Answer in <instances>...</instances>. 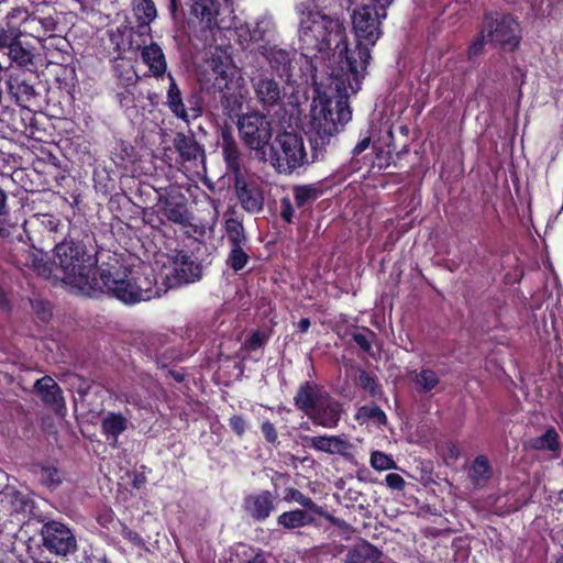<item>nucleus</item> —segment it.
Listing matches in <instances>:
<instances>
[{
  "mask_svg": "<svg viewBox=\"0 0 563 563\" xmlns=\"http://www.w3.org/2000/svg\"><path fill=\"white\" fill-rule=\"evenodd\" d=\"M299 49L305 57H317L328 51L339 52L338 65L331 74L336 86L335 98L318 93L311 102L306 135L310 144L311 163H314L324 158L331 139L352 119L349 91L356 93L361 89L372 56L369 47L357 44L350 48L343 23L319 10L302 13Z\"/></svg>",
  "mask_w": 563,
  "mask_h": 563,
  "instance_id": "1",
  "label": "nucleus"
},
{
  "mask_svg": "<svg viewBox=\"0 0 563 563\" xmlns=\"http://www.w3.org/2000/svg\"><path fill=\"white\" fill-rule=\"evenodd\" d=\"M97 280L92 283L88 296L98 297L107 294L124 305H135L158 296L154 288L156 280L153 275L145 274L115 262L102 263L97 271Z\"/></svg>",
  "mask_w": 563,
  "mask_h": 563,
  "instance_id": "2",
  "label": "nucleus"
},
{
  "mask_svg": "<svg viewBox=\"0 0 563 563\" xmlns=\"http://www.w3.org/2000/svg\"><path fill=\"white\" fill-rule=\"evenodd\" d=\"M97 280L92 283L88 296L98 297L107 294L124 305H135L158 296L154 288L156 280L153 275L145 274L115 262L102 263L97 271Z\"/></svg>",
  "mask_w": 563,
  "mask_h": 563,
  "instance_id": "3",
  "label": "nucleus"
},
{
  "mask_svg": "<svg viewBox=\"0 0 563 563\" xmlns=\"http://www.w3.org/2000/svg\"><path fill=\"white\" fill-rule=\"evenodd\" d=\"M55 269L59 278L79 292L87 295L92 289V283L97 280V258L88 253L82 241L64 239L55 245Z\"/></svg>",
  "mask_w": 563,
  "mask_h": 563,
  "instance_id": "4",
  "label": "nucleus"
},
{
  "mask_svg": "<svg viewBox=\"0 0 563 563\" xmlns=\"http://www.w3.org/2000/svg\"><path fill=\"white\" fill-rule=\"evenodd\" d=\"M236 125L240 139L253 158L267 163V150L272 145L273 136L272 120L258 111H253L239 115Z\"/></svg>",
  "mask_w": 563,
  "mask_h": 563,
  "instance_id": "5",
  "label": "nucleus"
},
{
  "mask_svg": "<svg viewBox=\"0 0 563 563\" xmlns=\"http://www.w3.org/2000/svg\"><path fill=\"white\" fill-rule=\"evenodd\" d=\"M268 162L278 174L291 175L300 167L308 165V155L303 140L294 132L277 134L269 146Z\"/></svg>",
  "mask_w": 563,
  "mask_h": 563,
  "instance_id": "6",
  "label": "nucleus"
},
{
  "mask_svg": "<svg viewBox=\"0 0 563 563\" xmlns=\"http://www.w3.org/2000/svg\"><path fill=\"white\" fill-rule=\"evenodd\" d=\"M393 0H377L378 4H364L353 14V29L357 38L356 45L367 47L363 44L366 42L373 46L382 35L380 23L386 18V8Z\"/></svg>",
  "mask_w": 563,
  "mask_h": 563,
  "instance_id": "7",
  "label": "nucleus"
},
{
  "mask_svg": "<svg viewBox=\"0 0 563 563\" xmlns=\"http://www.w3.org/2000/svg\"><path fill=\"white\" fill-rule=\"evenodd\" d=\"M483 26L490 41L501 48L508 51L518 48L521 41V27L512 14L496 11L485 12Z\"/></svg>",
  "mask_w": 563,
  "mask_h": 563,
  "instance_id": "8",
  "label": "nucleus"
},
{
  "mask_svg": "<svg viewBox=\"0 0 563 563\" xmlns=\"http://www.w3.org/2000/svg\"><path fill=\"white\" fill-rule=\"evenodd\" d=\"M222 7L233 11V0H189L188 24L199 27L207 40L214 36V31L220 30L218 15Z\"/></svg>",
  "mask_w": 563,
  "mask_h": 563,
  "instance_id": "9",
  "label": "nucleus"
},
{
  "mask_svg": "<svg viewBox=\"0 0 563 563\" xmlns=\"http://www.w3.org/2000/svg\"><path fill=\"white\" fill-rule=\"evenodd\" d=\"M211 67L216 75L213 87L220 92V103L222 108L229 113L240 110L242 102L234 91L231 92L230 88V84L233 81L231 59L229 57L222 59L220 56L212 57Z\"/></svg>",
  "mask_w": 563,
  "mask_h": 563,
  "instance_id": "10",
  "label": "nucleus"
},
{
  "mask_svg": "<svg viewBox=\"0 0 563 563\" xmlns=\"http://www.w3.org/2000/svg\"><path fill=\"white\" fill-rule=\"evenodd\" d=\"M186 196L177 187H169L164 194H159L157 206L161 214L165 216L168 224L187 227L190 223V213L187 207Z\"/></svg>",
  "mask_w": 563,
  "mask_h": 563,
  "instance_id": "11",
  "label": "nucleus"
},
{
  "mask_svg": "<svg viewBox=\"0 0 563 563\" xmlns=\"http://www.w3.org/2000/svg\"><path fill=\"white\" fill-rule=\"evenodd\" d=\"M342 413V404L325 391L307 417L314 426L334 429L339 426Z\"/></svg>",
  "mask_w": 563,
  "mask_h": 563,
  "instance_id": "12",
  "label": "nucleus"
},
{
  "mask_svg": "<svg viewBox=\"0 0 563 563\" xmlns=\"http://www.w3.org/2000/svg\"><path fill=\"white\" fill-rule=\"evenodd\" d=\"M235 196L241 208L247 213H260L264 208L265 197L263 189L255 183H249L245 175L233 178Z\"/></svg>",
  "mask_w": 563,
  "mask_h": 563,
  "instance_id": "13",
  "label": "nucleus"
},
{
  "mask_svg": "<svg viewBox=\"0 0 563 563\" xmlns=\"http://www.w3.org/2000/svg\"><path fill=\"white\" fill-rule=\"evenodd\" d=\"M167 78L169 80V85L166 92V101L165 104L169 109V111L177 118L183 120L186 123H189L190 118L197 119L202 113V108L198 102H194L192 98L188 99L191 114H189L187 107L184 103L183 92L176 82L174 76L168 73Z\"/></svg>",
  "mask_w": 563,
  "mask_h": 563,
  "instance_id": "14",
  "label": "nucleus"
},
{
  "mask_svg": "<svg viewBox=\"0 0 563 563\" xmlns=\"http://www.w3.org/2000/svg\"><path fill=\"white\" fill-rule=\"evenodd\" d=\"M221 153L228 173L232 178L244 175V162L239 144L233 135L232 129L228 125L220 131Z\"/></svg>",
  "mask_w": 563,
  "mask_h": 563,
  "instance_id": "15",
  "label": "nucleus"
},
{
  "mask_svg": "<svg viewBox=\"0 0 563 563\" xmlns=\"http://www.w3.org/2000/svg\"><path fill=\"white\" fill-rule=\"evenodd\" d=\"M31 78V75H27L25 71L22 70L19 73L10 74L7 80L8 91L10 96L15 100V102L19 106L27 110L30 104L35 103L38 97Z\"/></svg>",
  "mask_w": 563,
  "mask_h": 563,
  "instance_id": "16",
  "label": "nucleus"
},
{
  "mask_svg": "<svg viewBox=\"0 0 563 563\" xmlns=\"http://www.w3.org/2000/svg\"><path fill=\"white\" fill-rule=\"evenodd\" d=\"M252 81L256 99L264 109L271 110L282 103L285 91L274 78L260 75Z\"/></svg>",
  "mask_w": 563,
  "mask_h": 563,
  "instance_id": "17",
  "label": "nucleus"
},
{
  "mask_svg": "<svg viewBox=\"0 0 563 563\" xmlns=\"http://www.w3.org/2000/svg\"><path fill=\"white\" fill-rule=\"evenodd\" d=\"M277 497L269 490L250 494L244 498L243 507L246 514L255 521H265L276 508Z\"/></svg>",
  "mask_w": 563,
  "mask_h": 563,
  "instance_id": "18",
  "label": "nucleus"
},
{
  "mask_svg": "<svg viewBox=\"0 0 563 563\" xmlns=\"http://www.w3.org/2000/svg\"><path fill=\"white\" fill-rule=\"evenodd\" d=\"M174 147L181 162L196 164L198 161H205V148L198 143L194 134L177 133L174 137Z\"/></svg>",
  "mask_w": 563,
  "mask_h": 563,
  "instance_id": "19",
  "label": "nucleus"
},
{
  "mask_svg": "<svg viewBox=\"0 0 563 563\" xmlns=\"http://www.w3.org/2000/svg\"><path fill=\"white\" fill-rule=\"evenodd\" d=\"M325 391L323 387L314 382L306 380L298 387L294 397V405L308 416V412L313 410V407Z\"/></svg>",
  "mask_w": 563,
  "mask_h": 563,
  "instance_id": "20",
  "label": "nucleus"
},
{
  "mask_svg": "<svg viewBox=\"0 0 563 563\" xmlns=\"http://www.w3.org/2000/svg\"><path fill=\"white\" fill-rule=\"evenodd\" d=\"M107 33L109 41L113 46V51L118 54V56H121L128 51L137 49L141 47L140 44H134V29L128 19L115 29L108 30Z\"/></svg>",
  "mask_w": 563,
  "mask_h": 563,
  "instance_id": "21",
  "label": "nucleus"
},
{
  "mask_svg": "<svg viewBox=\"0 0 563 563\" xmlns=\"http://www.w3.org/2000/svg\"><path fill=\"white\" fill-rule=\"evenodd\" d=\"M303 441L307 446L328 454L345 455L351 448L349 441L339 435L305 437Z\"/></svg>",
  "mask_w": 563,
  "mask_h": 563,
  "instance_id": "22",
  "label": "nucleus"
},
{
  "mask_svg": "<svg viewBox=\"0 0 563 563\" xmlns=\"http://www.w3.org/2000/svg\"><path fill=\"white\" fill-rule=\"evenodd\" d=\"M141 57L155 78H162L166 74L167 62L162 47L157 43L152 42L150 45L143 46Z\"/></svg>",
  "mask_w": 563,
  "mask_h": 563,
  "instance_id": "23",
  "label": "nucleus"
},
{
  "mask_svg": "<svg viewBox=\"0 0 563 563\" xmlns=\"http://www.w3.org/2000/svg\"><path fill=\"white\" fill-rule=\"evenodd\" d=\"M129 420L121 412H108L101 420V431L110 446L117 448L119 435L128 429Z\"/></svg>",
  "mask_w": 563,
  "mask_h": 563,
  "instance_id": "24",
  "label": "nucleus"
},
{
  "mask_svg": "<svg viewBox=\"0 0 563 563\" xmlns=\"http://www.w3.org/2000/svg\"><path fill=\"white\" fill-rule=\"evenodd\" d=\"M32 473L38 483L51 492L58 488L64 481V473L49 462L34 464Z\"/></svg>",
  "mask_w": 563,
  "mask_h": 563,
  "instance_id": "25",
  "label": "nucleus"
},
{
  "mask_svg": "<svg viewBox=\"0 0 563 563\" xmlns=\"http://www.w3.org/2000/svg\"><path fill=\"white\" fill-rule=\"evenodd\" d=\"M383 552L366 540L354 544L345 555V563H376Z\"/></svg>",
  "mask_w": 563,
  "mask_h": 563,
  "instance_id": "26",
  "label": "nucleus"
},
{
  "mask_svg": "<svg viewBox=\"0 0 563 563\" xmlns=\"http://www.w3.org/2000/svg\"><path fill=\"white\" fill-rule=\"evenodd\" d=\"M291 190L298 209H311L313 202L324 194L320 183L295 185Z\"/></svg>",
  "mask_w": 563,
  "mask_h": 563,
  "instance_id": "27",
  "label": "nucleus"
},
{
  "mask_svg": "<svg viewBox=\"0 0 563 563\" xmlns=\"http://www.w3.org/2000/svg\"><path fill=\"white\" fill-rule=\"evenodd\" d=\"M176 276L184 283H194L201 277L202 267L191 255L180 252L175 261Z\"/></svg>",
  "mask_w": 563,
  "mask_h": 563,
  "instance_id": "28",
  "label": "nucleus"
},
{
  "mask_svg": "<svg viewBox=\"0 0 563 563\" xmlns=\"http://www.w3.org/2000/svg\"><path fill=\"white\" fill-rule=\"evenodd\" d=\"M34 388L45 405L64 404L63 391L59 385L51 377L43 376L34 384Z\"/></svg>",
  "mask_w": 563,
  "mask_h": 563,
  "instance_id": "29",
  "label": "nucleus"
},
{
  "mask_svg": "<svg viewBox=\"0 0 563 563\" xmlns=\"http://www.w3.org/2000/svg\"><path fill=\"white\" fill-rule=\"evenodd\" d=\"M314 523V517L303 509L284 511L277 517V525L286 530L305 528Z\"/></svg>",
  "mask_w": 563,
  "mask_h": 563,
  "instance_id": "30",
  "label": "nucleus"
},
{
  "mask_svg": "<svg viewBox=\"0 0 563 563\" xmlns=\"http://www.w3.org/2000/svg\"><path fill=\"white\" fill-rule=\"evenodd\" d=\"M272 69L280 77L289 80L294 69L291 53L282 48H272L268 55Z\"/></svg>",
  "mask_w": 563,
  "mask_h": 563,
  "instance_id": "31",
  "label": "nucleus"
},
{
  "mask_svg": "<svg viewBox=\"0 0 563 563\" xmlns=\"http://www.w3.org/2000/svg\"><path fill=\"white\" fill-rule=\"evenodd\" d=\"M529 448L536 451L559 453L562 449L560 434L554 427L550 426L543 434L529 440Z\"/></svg>",
  "mask_w": 563,
  "mask_h": 563,
  "instance_id": "32",
  "label": "nucleus"
},
{
  "mask_svg": "<svg viewBox=\"0 0 563 563\" xmlns=\"http://www.w3.org/2000/svg\"><path fill=\"white\" fill-rule=\"evenodd\" d=\"M470 479L475 487H484L493 476V467L485 455H477L468 473Z\"/></svg>",
  "mask_w": 563,
  "mask_h": 563,
  "instance_id": "33",
  "label": "nucleus"
},
{
  "mask_svg": "<svg viewBox=\"0 0 563 563\" xmlns=\"http://www.w3.org/2000/svg\"><path fill=\"white\" fill-rule=\"evenodd\" d=\"M224 230L230 246H249V238L241 220L238 218L227 219Z\"/></svg>",
  "mask_w": 563,
  "mask_h": 563,
  "instance_id": "34",
  "label": "nucleus"
},
{
  "mask_svg": "<svg viewBox=\"0 0 563 563\" xmlns=\"http://www.w3.org/2000/svg\"><path fill=\"white\" fill-rule=\"evenodd\" d=\"M132 9L140 26H150L157 18V9L153 0H132Z\"/></svg>",
  "mask_w": 563,
  "mask_h": 563,
  "instance_id": "35",
  "label": "nucleus"
},
{
  "mask_svg": "<svg viewBox=\"0 0 563 563\" xmlns=\"http://www.w3.org/2000/svg\"><path fill=\"white\" fill-rule=\"evenodd\" d=\"M5 499L12 511L16 514L31 512L33 500L27 493L18 489H11L5 493Z\"/></svg>",
  "mask_w": 563,
  "mask_h": 563,
  "instance_id": "36",
  "label": "nucleus"
},
{
  "mask_svg": "<svg viewBox=\"0 0 563 563\" xmlns=\"http://www.w3.org/2000/svg\"><path fill=\"white\" fill-rule=\"evenodd\" d=\"M249 246H230V252L225 258V265L238 273L245 268L250 262Z\"/></svg>",
  "mask_w": 563,
  "mask_h": 563,
  "instance_id": "37",
  "label": "nucleus"
},
{
  "mask_svg": "<svg viewBox=\"0 0 563 563\" xmlns=\"http://www.w3.org/2000/svg\"><path fill=\"white\" fill-rule=\"evenodd\" d=\"M114 74L117 79V87L124 88L130 87L133 89L137 86L140 77L131 64H118L114 66Z\"/></svg>",
  "mask_w": 563,
  "mask_h": 563,
  "instance_id": "38",
  "label": "nucleus"
},
{
  "mask_svg": "<svg viewBox=\"0 0 563 563\" xmlns=\"http://www.w3.org/2000/svg\"><path fill=\"white\" fill-rule=\"evenodd\" d=\"M284 500L287 503L296 501L300 506H302L306 510L311 511L312 514L323 516V509L321 506L317 505L311 497L306 496L299 489L290 487L285 492Z\"/></svg>",
  "mask_w": 563,
  "mask_h": 563,
  "instance_id": "39",
  "label": "nucleus"
},
{
  "mask_svg": "<svg viewBox=\"0 0 563 563\" xmlns=\"http://www.w3.org/2000/svg\"><path fill=\"white\" fill-rule=\"evenodd\" d=\"M355 331L351 333L353 342L365 353L372 355L373 342L377 334L367 327H354Z\"/></svg>",
  "mask_w": 563,
  "mask_h": 563,
  "instance_id": "40",
  "label": "nucleus"
},
{
  "mask_svg": "<svg viewBox=\"0 0 563 563\" xmlns=\"http://www.w3.org/2000/svg\"><path fill=\"white\" fill-rule=\"evenodd\" d=\"M8 56L12 63L19 66H26L33 63L32 52L22 45L20 40L13 41L8 49Z\"/></svg>",
  "mask_w": 563,
  "mask_h": 563,
  "instance_id": "41",
  "label": "nucleus"
},
{
  "mask_svg": "<svg viewBox=\"0 0 563 563\" xmlns=\"http://www.w3.org/2000/svg\"><path fill=\"white\" fill-rule=\"evenodd\" d=\"M32 267L38 275L45 278H59L58 271L55 269V260L51 262L47 254L35 255L32 261Z\"/></svg>",
  "mask_w": 563,
  "mask_h": 563,
  "instance_id": "42",
  "label": "nucleus"
},
{
  "mask_svg": "<svg viewBox=\"0 0 563 563\" xmlns=\"http://www.w3.org/2000/svg\"><path fill=\"white\" fill-rule=\"evenodd\" d=\"M355 383L360 388L367 391L372 397H376L382 393V388L377 379L363 368L358 369V375Z\"/></svg>",
  "mask_w": 563,
  "mask_h": 563,
  "instance_id": "43",
  "label": "nucleus"
},
{
  "mask_svg": "<svg viewBox=\"0 0 563 563\" xmlns=\"http://www.w3.org/2000/svg\"><path fill=\"white\" fill-rule=\"evenodd\" d=\"M415 382L420 386L423 393H430L438 386L440 379L433 369L422 368L417 373Z\"/></svg>",
  "mask_w": 563,
  "mask_h": 563,
  "instance_id": "44",
  "label": "nucleus"
},
{
  "mask_svg": "<svg viewBox=\"0 0 563 563\" xmlns=\"http://www.w3.org/2000/svg\"><path fill=\"white\" fill-rule=\"evenodd\" d=\"M369 463L376 471H387L396 467V463L393 457L382 451H373Z\"/></svg>",
  "mask_w": 563,
  "mask_h": 563,
  "instance_id": "45",
  "label": "nucleus"
},
{
  "mask_svg": "<svg viewBox=\"0 0 563 563\" xmlns=\"http://www.w3.org/2000/svg\"><path fill=\"white\" fill-rule=\"evenodd\" d=\"M136 90L137 86H134L133 89H130V87L118 88L115 92V99L121 108L126 110L136 108Z\"/></svg>",
  "mask_w": 563,
  "mask_h": 563,
  "instance_id": "46",
  "label": "nucleus"
},
{
  "mask_svg": "<svg viewBox=\"0 0 563 563\" xmlns=\"http://www.w3.org/2000/svg\"><path fill=\"white\" fill-rule=\"evenodd\" d=\"M358 416L364 417L367 420H374L382 426H385L388 421L385 411L376 405L361 407L358 410Z\"/></svg>",
  "mask_w": 563,
  "mask_h": 563,
  "instance_id": "47",
  "label": "nucleus"
},
{
  "mask_svg": "<svg viewBox=\"0 0 563 563\" xmlns=\"http://www.w3.org/2000/svg\"><path fill=\"white\" fill-rule=\"evenodd\" d=\"M268 339L269 335L267 333L257 330L251 333V335L246 339L244 346L249 351H256L263 347Z\"/></svg>",
  "mask_w": 563,
  "mask_h": 563,
  "instance_id": "48",
  "label": "nucleus"
},
{
  "mask_svg": "<svg viewBox=\"0 0 563 563\" xmlns=\"http://www.w3.org/2000/svg\"><path fill=\"white\" fill-rule=\"evenodd\" d=\"M145 223L152 227L153 229L159 230L162 227L167 225L168 222L165 219V216L161 214V208L155 205L152 211L145 213Z\"/></svg>",
  "mask_w": 563,
  "mask_h": 563,
  "instance_id": "49",
  "label": "nucleus"
},
{
  "mask_svg": "<svg viewBox=\"0 0 563 563\" xmlns=\"http://www.w3.org/2000/svg\"><path fill=\"white\" fill-rule=\"evenodd\" d=\"M31 306L41 321L48 322L51 320L53 313L48 301L32 300Z\"/></svg>",
  "mask_w": 563,
  "mask_h": 563,
  "instance_id": "50",
  "label": "nucleus"
},
{
  "mask_svg": "<svg viewBox=\"0 0 563 563\" xmlns=\"http://www.w3.org/2000/svg\"><path fill=\"white\" fill-rule=\"evenodd\" d=\"M121 536L123 537V539L128 540L135 548L141 549V550L147 549L146 543H145L144 539L142 538V536L125 525H123V527H122Z\"/></svg>",
  "mask_w": 563,
  "mask_h": 563,
  "instance_id": "51",
  "label": "nucleus"
},
{
  "mask_svg": "<svg viewBox=\"0 0 563 563\" xmlns=\"http://www.w3.org/2000/svg\"><path fill=\"white\" fill-rule=\"evenodd\" d=\"M166 8L173 22L179 23L185 19L181 0H166Z\"/></svg>",
  "mask_w": 563,
  "mask_h": 563,
  "instance_id": "52",
  "label": "nucleus"
},
{
  "mask_svg": "<svg viewBox=\"0 0 563 563\" xmlns=\"http://www.w3.org/2000/svg\"><path fill=\"white\" fill-rule=\"evenodd\" d=\"M279 216L287 224L294 223L295 208L289 197H283L280 199Z\"/></svg>",
  "mask_w": 563,
  "mask_h": 563,
  "instance_id": "53",
  "label": "nucleus"
},
{
  "mask_svg": "<svg viewBox=\"0 0 563 563\" xmlns=\"http://www.w3.org/2000/svg\"><path fill=\"white\" fill-rule=\"evenodd\" d=\"M484 30L472 41L467 49L468 60H473L484 52L485 37Z\"/></svg>",
  "mask_w": 563,
  "mask_h": 563,
  "instance_id": "54",
  "label": "nucleus"
},
{
  "mask_svg": "<svg viewBox=\"0 0 563 563\" xmlns=\"http://www.w3.org/2000/svg\"><path fill=\"white\" fill-rule=\"evenodd\" d=\"M261 431H262L263 437L266 440V442H268L269 444H273L275 446L277 444H279V442L277 441V439H278L277 430H276L274 423H272L269 420H265L262 422Z\"/></svg>",
  "mask_w": 563,
  "mask_h": 563,
  "instance_id": "55",
  "label": "nucleus"
},
{
  "mask_svg": "<svg viewBox=\"0 0 563 563\" xmlns=\"http://www.w3.org/2000/svg\"><path fill=\"white\" fill-rule=\"evenodd\" d=\"M268 556L262 549L249 548V552H244V563H268Z\"/></svg>",
  "mask_w": 563,
  "mask_h": 563,
  "instance_id": "56",
  "label": "nucleus"
},
{
  "mask_svg": "<svg viewBox=\"0 0 563 563\" xmlns=\"http://www.w3.org/2000/svg\"><path fill=\"white\" fill-rule=\"evenodd\" d=\"M229 427L235 433V435L242 438L247 429V422L242 415H233L229 419Z\"/></svg>",
  "mask_w": 563,
  "mask_h": 563,
  "instance_id": "57",
  "label": "nucleus"
},
{
  "mask_svg": "<svg viewBox=\"0 0 563 563\" xmlns=\"http://www.w3.org/2000/svg\"><path fill=\"white\" fill-rule=\"evenodd\" d=\"M386 485L396 490H402L405 488V479L397 473H389L385 477Z\"/></svg>",
  "mask_w": 563,
  "mask_h": 563,
  "instance_id": "58",
  "label": "nucleus"
},
{
  "mask_svg": "<svg viewBox=\"0 0 563 563\" xmlns=\"http://www.w3.org/2000/svg\"><path fill=\"white\" fill-rule=\"evenodd\" d=\"M371 144V136L365 135L363 139H361L356 145L352 150L353 157L358 156L361 153H363Z\"/></svg>",
  "mask_w": 563,
  "mask_h": 563,
  "instance_id": "59",
  "label": "nucleus"
},
{
  "mask_svg": "<svg viewBox=\"0 0 563 563\" xmlns=\"http://www.w3.org/2000/svg\"><path fill=\"white\" fill-rule=\"evenodd\" d=\"M19 40V36L8 34L5 31H1L0 33V48H10L11 43L13 41Z\"/></svg>",
  "mask_w": 563,
  "mask_h": 563,
  "instance_id": "60",
  "label": "nucleus"
},
{
  "mask_svg": "<svg viewBox=\"0 0 563 563\" xmlns=\"http://www.w3.org/2000/svg\"><path fill=\"white\" fill-rule=\"evenodd\" d=\"M10 212L9 206H8V196L7 192L0 188V217L8 216Z\"/></svg>",
  "mask_w": 563,
  "mask_h": 563,
  "instance_id": "61",
  "label": "nucleus"
},
{
  "mask_svg": "<svg viewBox=\"0 0 563 563\" xmlns=\"http://www.w3.org/2000/svg\"><path fill=\"white\" fill-rule=\"evenodd\" d=\"M12 308L11 301L8 297L7 291L3 289V287L0 285V309L4 311H10Z\"/></svg>",
  "mask_w": 563,
  "mask_h": 563,
  "instance_id": "62",
  "label": "nucleus"
},
{
  "mask_svg": "<svg viewBox=\"0 0 563 563\" xmlns=\"http://www.w3.org/2000/svg\"><path fill=\"white\" fill-rule=\"evenodd\" d=\"M113 520V512L111 510H108L101 515L98 516L97 521L100 526L107 527L109 523H111Z\"/></svg>",
  "mask_w": 563,
  "mask_h": 563,
  "instance_id": "63",
  "label": "nucleus"
},
{
  "mask_svg": "<svg viewBox=\"0 0 563 563\" xmlns=\"http://www.w3.org/2000/svg\"><path fill=\"white\" fill-rule=\"evenodd\" d=\"M311 325L309 318H301L299 322L297 323V329L301 333H306Z\"/></svg>",
  "mask_w": 563,
  "mask_h": 563,
  "instance_id": "64",
  "label": "nucleus"
}]
</instances>
